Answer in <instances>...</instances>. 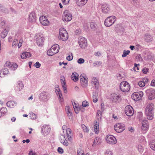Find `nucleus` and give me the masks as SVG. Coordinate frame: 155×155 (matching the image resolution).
Wrapping results in <instances>:
<instances>
[{
	"mask_svg": "<svg viewBox=\"0 0 155 155\" xmlns=\"http://www.w3.org/2000/svg\"><path fill=\"white\" fill-rule=\"evenodd\" d=\"M75 105H73L74 110L76 114H78L79 112V107L76 106V104L74 103Z\"/></svg>",
	"mask_w": 155,
	"mask_h": 155,
	"instance_id": "4c0bfd02",
	"label": "nucleus"
},
{
	"mask_svg": "<svg viewBox=\"0 0 155 155\" xmlns=\"http://www.w3.org/2000/svg\"><path fill=\"white\" fill-rule=\"evenodd\" d=\"M59 35L60 40L65 41L68 39V35L66 30L64 28L59 29Z\"/></svg>",
	"mask_w": 155,
	"mask_h": 155,
	"instance_id": "20e7f679",
	"label": "nucleus"
},
{
	"mask_svg": "<svg viewBox=\"0 0 155 155\" xmlns=\"http://www.w3.org/2000/svg\"><path fill=\"white\" fill-rule=\"evenodd\" d=\"M50 94L47 92L44 91L40 94V99L44 101H46L49 98Z\"/></svg>",
	"mask_w": 155,
	"mask_h": 155,
	"instance_id": "9d476101",
	"label": "nucleus"
},
{
	"mask_svg": "<svg viewBox=\"0 0 155 155\" xmlns=\"http://www.w3.org/2000/svg\"><path fill=\"white\" fill-rule=\"evenodd\" d=\"M94 131L96 134H98L99 132L98 123L97 121L94 123Z\"/></svg>",
	"mask_w": 155,
	"mask_h": 155,
	"instance_id": "a878e982",
	"label": "nucleus"
},
{
	"mask_svg": "<svg viewBox=\"0 0 155 155\" xmlns=\"http://www.w3.org/2000/svg\"><path fill=\"white\" fill-rule=\"evenodd\" d=\"M29 115L30 118L32 119H35L36 118V115L33 113H30Z\"/></svg>",
	"mask_w": 155,
	"mask_h": 155,
	"instance_id": "a19ab883",
	"label": "nucleus"
},
{
	"mask_svg": "<svg viewBox=\"0 0 155 155\" xmlns=\"http://www.w3.org/2000/svg\"><path fill=\"white\" fill-rule=\"evenodd\" d=\"M73 56L71 57L70 55H69L66 57V59L68 61H71L73 59Z\"/></svg>",
	"mask_w": 155,
	"mask_h": 155,
	"instance_id": "69168bd1",
	"label": "nucleus"
},
{
	"mask_svg": "<svg viewBox=\"0 0 155 155\" xmlns=\"http://www.w3.org/2000/svg\"><path fill=\"white\" fill-rule=\"evenodd\" d=\"M125 112L126 115L128 116H131L134 114L133 109L130 105L126 106L125 108Z\"/></svg>",
	"mask_w": 155,
	"mask_h": 155,
	"instance_id": "9b49d317",
	"label": "nucleus"
},
{
	"mask_svg": "<svg viewBox=\"0 0 155 155\" xmlns=\"http://www.w3.org/2000/svg\"><path fill=\"white\" fill-rule=\"evenodd\" d=\"M125 128V125L122 124L117 123L114 126V129L117 133L122 132Z\"/></svg>",
	"mask_w": 155,
	"mask_h": 155,
	"instance_id": "423d86ee",
	"label": "nucleus"
},
{
	"mask_svg": "<svg viewBox=\"0 0 155 155\" xmlns=\"http://www.w3.org/2000/svg\"><path fill=\"white\" fill-rule=\"evenodd\" d=\"M17 103L13 101H9L6 103L7 106L9 107L13 108L16 105Z\"/></svg>",
	"mask_w": 155,
	"mask_h": 155,
	"instance_id": "5701e85b",
	"label": "nucleus"
},
{
	"mask_svg": "<svg viewBox=\"0 0 155 155\" xmlns=\"http://www.w3.org/2000/svg\"><path fill=\"white\" fill-rule=\"evenodd\" d=\"M84 61V60L83 59L81 58H79L78 60V62L79 64L83 63Z\"/></svg>",
	"mask_w": 155,
	"mask_h": 155,
	"instance_id": "603ef678",
	"label": "nucleus"
},
{
	"mask_svg": "<svg viewBox=\"0 0 155 155\" xmlns=\"http://www.w3.org/2000/svg\"><path fill=\"white\" fill-rule=\"evenodd\" d=\"M55 92L56 94L58 95V97L59 98V101H62V95L61 93V91L58 87H57L55 89Z\"/></svg>",
	"mask_w": 155,
	"mask_h": 155,
	"instance_id": "6ab92c4d",
	"label": "nucleus"
},
{
	"mask_svg": "<svg viewBox=\"0 0 155 155\" xmlns=\"http://www.w3.org/2000/svg\"><path fill=\"white\" fill-rule=\"evenodd\" d=\"M101 64V62L100 61H96L93 63V65L94 67L99 66Z\"/></svg>",
	"mask_w": 155,
	"mask_h": 155,
	"instance_id": "58836bf2",
	"label": "nucleus"
},
{
	"mask_svg": "<svg viewBox=\"0 0 155 155\" xmlns=\"http://www.w3.org/2000/svg\"><path fill=\"white\" fill-rule=\"evenodd\" d=\"M91 84L92 85L95 87V88L97 89L99 86V83L97 78H96L94 77L92 80Z\"/></svg>",
	"mask_w": 155,
	"mask_h": 155,
	"instance_id": "a211bd4d",
	"label": "nucleus"
},
{
	"mask_svg": "<svg viewBox=\"0 0 155 155\" xmlns=\"http://www.w3.org/2000/svg\"><path fill=\"white\" fill-rule=\"evenodd\" d=\"M93 101L94 103H96L97 101V98L96 96V93L93 92Z\"/></svg>",
	"mask_w": 155,
	"mask_h": 155,
	"instance_id": "f704fd0d",
	"label": "nucleus"
},
{
	"mask_svg": "<svg viewBox=\"0 0 155 155\" xmlns=\"http://www.w3.org/2000/svg\"><path fill=\"white\" fill-rule=\"evenodd\" d=\"M121 96L120 95H115L113 97V99L115 100H118L120 98Z\"/></svg>",
	"mask_w": 155,
	"mask_h": 155,
	"instance_id": "09e8293b",
	"label": "nucleus"
},
{
	"mask_svg": "<svg viewBox=\"0 0 155 155\" xmlns=\"http://www.w3.org/2000/svg\"><path fill=\"white\" fill-rule=\"evenodd\" d=\"M149 100H152L155 98V90L152 88L147 89L145 91Z\"/></svg>",
	"mask_w": 155,
	"mask_h": 155,
	"instance_id": "0eeeda50",
	"label": "nucleus"
},
{
	"mask_svg": "<svg viewBox=\"0 0 155 155\" xmlns=\"http://www.w3.org/2000/svg\"><path fill=\"white\" fill-rule=\"evenodd\" d=\"M105 155H113V153L110 150H107L105 153Z\"/></svg>",
	"mask_w": 155,
	"mask_h": 155,
	"instance_id": "864d4df0",
	"label": "nucleus"
},
{
	"mask_svg": "<svg viewBox=\"0 0 155 155\" xmlns=\"http://www.w3.org/2000/svg\"><path fill=\"white\" fill-rule=\"evenodd\" d=\"M18 41L16 39H14L12 43V46H15L18 44Z\"/></svg>",
	"mask_w": 155,
	"mask_h": 155,
	"instance_id": "a18cd8bd",
	"label": "nucleus"
},
{
	"mask_svg": "<svg viewBox=\"0 0 155 155\" xmlns=\"http://www.w3.org/2000/svg\"><path fill=\"white\" fill-rule=\"evenodd\" d=\"M61 83L63 87V86H65L66 85V82L65 81V78L64 76L61 77Z\"/></svg>",
	"mask_w": 155,
	"mask_h": 155,
	"instance_id": "c9c22d12",
	"label": "nucleus"
},
{
	"mask_svg": "<svg viewBox=\"0 0 155 155\" xmlns=\"http://www.w3.org/2000/svg\"><path fill=\"white\" fill-rule=\"evenodd\" d=\"M88 0H80V2H82L81 5H84L87 2Z\"/></svg>",
	"mask_w": 155,
	"mask_h": 155,
	"instance_id": "4d7b16f0",
	"label": "nucleus"
},
{
	"mask_svg": "<svg viewBox=\"0 0 155 155\" xmlns=\"http://www.w3.org/2000/svg\"><path fill=\"white\" fill-rule=\"evenodd\" d=\"M136 58L138 59L139 61H140L142 60L141 56L140 54H137L136 56Z\"/></svg>",
	"mask_w": 155,
	"mask_h": 155,
	"instance_id": "bf43d9fd",
	"label": "nucleus"
},
{
	"mask_svg": "<svg viewBox=\"0 0 155 155\" xmlns=\"http://www.w3.org/2000/svg\"><path fill=\"white\" fill-rule=\"evenodd\" d=\"M154 105L152 104H148L145 110V114L147 116V118L149 120H152L153 117V112Z\"/></svg>",
	"mask_w": 155,
	"mask_h": 155,
	"instance_id": "f257e3e1",
	"label": "nucleus"
},
{
	"mask_svg": "<svg viewBox=\"0 0 155 155\" xmlns=\"http://www.w3.org/2000/svg\"><path fill=\"white\" fill-rule=\"evenodd\" d=\"M12 63L11 62H10L9 61H7L5 65V68H10V66L11 65Z\"/></svg>",
	"mask_w": 155,
	"mask_h": 155,
	"instance_id": "c03bdc74",
	"label": "nucleus"
},
{
	"mask_svg": "<svg viewBox=\"0 0 155 155\" xmlns=\"http://www.w3.org/2000/svg\"><path fill=\"white\" fill-rule=\"evenodd\" d=\"M116 20V18L114 16H110L107 17L105 20L104 25L107 27H110L114 23Z\"/></svg>",
	"mask_w": 155,
	"mask_h": 155,
	"instance_id": "f03ea898",
	"label": "nucleus"
},
{
	"mask_svg": "<svg viewBox=\"0 0 155 155\" xmlns=\"http://www.w3.org/2000/svg\"><path fill=\"white\" fill-rule=\"evenodd\" d=\"M7 112V110L6 107H3L0 110V113L2 116L4 115Z\"/></svg>",
	"mask_w": 155,
	"mask_h": 155,
	"instance_id": "cd10ccee",
	"label": "nucleus"
},
{
	"mask_svg": "<svg viewBox=\"0 0 155 155\" xmlns=\"http://www.w3.org/2000/svg\"><path fill=\"white\" fill-rule=\"evenodd\" d=\"M106 140L107 142L109 144H115L117 142L116 138L111 135H107L106 137Z\"/></svg>",
	"mask_w": 155,
	"mask_h": 155,
	"instance_id": "6e6552de",
	"label": "nucleus"
},
{
	"mask_svg": "<svg viewBox=\"0 0 155 155\" xmlns=\"http://www.w3.org/2000/svg\"><path fill=\"white\" fill-rule=\"evenodd\" d=\"M35 65L37 68H39L40 67L41 64L39 62L37 61L36 62Z\"/></svg>",
	"mask_w": 155,
	"mask_h": 155,
	"instance_id": "6e6d98bb",
	"label": "nucleus"
},
{
	"mask_svg": "<svg viewBox=\"0 0 155 155\" xmlns=\"http://www.w3.org/2000/svg\"><path fill=\"white\" fill-rule=\"evenodd\" d=\"M79 75L76 72L73 73L72 74L71 76V78L74 81H76L78 80Z\"/></svg>",
	"mask_w": 155,
	"mask_h": 155,
	"instance_id": "4be33fe9",
	"label": "nucleus"
},
{
	"mask_svg": "<svg viewBox=\"0 0 155 155\" xmlns=\"http://www.w3.org/2000/svg\"><path fill=\"white\" fill-rule=\"evenodd\" d=\"M150 148L155 151V140L151 141L150 144Z\"/></svg>",
	"mask_w": 155,
	"mask_h": 155,
	"instance_id": "c756f323",
	"label": "nucleus"
},
{
	"mask_svg": "<svg viewBox=\"0 0 155 155\" xmlns=\"http://www.w3.org/2000/svg\"><path fill=\"white\" fill-rule=\"evenodd\" d=\"M64 16L63 17V20L66 21H70L72 18V15L70 11L68 10H65L64 12Z\"/></svg>",
	"mask_w": 155,
	"mask_h": 155,
	"instance_id": "1a4fd4ad",
	"label": "nucleus"
},
{
	"mask_svg": "<svg viewBox=\"0 0 155 155\" xmlns=\"http://www.w3.org/2000/svg\"><path fill=\"white\" fill-rule=\"evenodd\" d=\"M18 67V65L16 63H14L11 64L9 68L11 70H15Z\"/></svg>",
	"mask_w": 155,
	"mask_h": 155,
	"instance_id": "473e14b6",
	"label": "nucleus"
},
{
	"mask_svg": "<svg viewBox=\"0 0 155 155\" xmlns=\"http://www.w3.org/2000/svg\"><path fill=\"white\" fill-rule=\"evenodd\" d=\"M139 94L138 93H134L133 94V97H136L137 98L139 97Z\"/></svg>",
	"mask_w": 155,
	"mask_h": 155,
	"instance_id": "052dcab7",
	"label": "nucleus"
},
{
	"mask_svg": "<svg viewBox=\"0 0 155 155\" xmlns=\"http://www.w3.org/2000/svg\"><path fill=\"white\" fill-rule=\"evenodd\" d=\"M17 87L19 89V91H21L24 87L23 83L21 81L18 82Z\"/></svg>",
	"mask_w": 155,
	"mask_h": 155,
	"instance_id": "2f4dec72",
	"label": "nucleus"
},
{
	"mask_svg": "<svg viewBox=\"0 0 155 155\" xmlns=\"http://www.w3.org/2000/svg\"><path fill=\"white\" fill-rule=\"evenodd\" d=\"M64 4L66 5L69 3V0H62Z\"/></svg>",
	"mask_w": 155,
	"mask_h": 155,
	"instance_id": "338daca9",
	"label": "nucleus"
},
{
	"mask_svg": "<svg viewBox=\"0 0 155 155\" xmlns=\"http://www.w3.org/2000/svg\"><path fill=\"white\" fill-rule=\"evenodd\" d=\"M24 53L25 54V58H26L27 57H30L31 56V54L29 52H24Z\"/></svg>",
	"mask_w": 155,
	"mask_h": 155,
	"instance_id": "3c124183",
	"label": "nucleus"
},
{
	"mask_svg": "<svg viewBox=\"0 0 155 155\" xmlns=\"http://www.w3.org/2000/svg\"><path fill=\"white\" fill-rule=\"evenodd\" d=\"M100 6L101 7L102 11L103 13L107 14L109 13L110 8L108 4L106 3L101 4Z\"/></svg>",
	"mask_w": 155,
	"mask_h": 155,
	"instance_id": "f8f14e48",
	"label": "nucleus"
},
{
	"mask_svg": "<svg viewBox=\"0 0 155 155\" xmlns=\"http://www.w3.org/2000/svg\"><path fill=\"white\" fill-rule=\"evenodd\" d=\"M83 130L84 132H87L89 131V129L88 128L84 125V127H83Z\"/></svg>",
	"mask_w": 155,
	"mask_h": 155,
	"instance_id": "e2e57ef3",
	"label": "nucleus"
},
{
	"mask_svg": "<svg viewBox=\"0 0 155 155\" xmlns=\"http://www.w3.org/2000/svg\"><path fill=\"white\" fill-rule=\"evenodd\" d=\"M58 151L60 154H62L64 153L63 149L60 147H58Z\"/></svg>",
	"mask_w": 155,
	"mask_h": 155,
	"instance_id": "de8ad7c7",
	"label": "nucleus"
},
{
	"mask_svg": "<svg viewBox=\"0 0 155 155\" xmlns=\"http://www.w3.org/2000/svg\"><path fill=\"white\" fill-rule=\"evenodd\" d=\"M52 51L54 52L56 54L59 51V47L57 44H55L53 45L51 48Z\"/></svg>",
	"mask_w": 155,
	"mask_h": 155,
	"instance_id": "412c9836",
	"label": "nucleus"
},
{
	"mask_svg": "<svg viewBox=\"0 0 155 155\" xmlns=\"http://www.w3.org/2000/svg\"><path fill=\"white\" fill-rule=\"evenodd\" d=\"M63 143H62V144L65 146H67L68 145V143L67 141L66 140V139Z\"/></svg>",
	"mask_w": 155,
	"mask_h": 155,
	"instance_id": "0e129e2a",
	"label": "nucleus"
},
{
	"mask_svg": "<svg viewBox=\"0 0 155 155\" xmlns=\"http://www.w3.org/2000/svg\"><path fill=\"white\" fill-rule=\"evenodd\" d=\"M84 152L81 149H79L78 150V155H84Z\"/></svg>",
	"mask_w": 155,
	"mask_h": 155,
	"instance_id": "49530a36",
	"label": "nucleus"
},
{
	"mask_svg": "<svg viewBox=\"0 0 155 155\" xmlns=\"http://www.w3.org/2000/svg\"><path fill=\"white\" fill-rule=\"evenodd\" d=\"M66 133L67 134H71V131L70 128H68L66 129Z\"/></svg>",
	"mask_w": 155,
	"mask_h": 155,
	"instance_id": "680f3d73",
	"label": "nucleus"
},
{
	"mask_svg": "<svg viewBox=\"0 0 155 155\" xmlns=\"http://www.w3.org/2000/svg\"><path fill=\"white\" fill-rule=\"evenodd\" d=\"M138 84L139 86L141 87H143L145 85V83L143 81H140L138 82Z\"/></svg>",
	"mask_w": 155,
	"mask_h": 155,
	"instance_id": "37998d69",
	"label": "nucleus"
},
{
	"mask_svg": "<svg viewBox=\"0 0 155 155\" xmlns=\"http://www.w3.org/2000/svg\"><path fill=\"white\" fill-rule=\"evenodd\" d=\"M51 129L48 125H44L41 127V132L44 134H47L50 131Z\"/></svg>",
	"mask_w": 155,
	"mask_h": 155,
	"instance_id": "2eb2a0df",
	"label": "nucleus"
},
{
	"mask_svg": "<svg viewBox=\"0 0 155 155\" xmlns=\"http://www.w3.org/2000/svg\"><path fill=\"white\" fill-rule=\"evenodd\" d=\"M148 70L149 69L148 68H143L142 70L144 74H146Z\"/></svg>",
	"mask_w": 155,
	"mask_h": 155,
	"instance_id": "13d9d810",
	"label": "nucleus"
},
{
	"mask_svg": "<svg viewBox=\"0 0 155 155\" xmlns=\"http://www.w3.org/2000/svg\"><path fill=\"white\" fill-rule=\"evenodd\" d=\"M55 54H56L53 51L52 49L51 48L48 50L47 51V54L50 56H52Z\"/></svg>",
	"mask_w": 155,
	"mask_h": 155,
	"instance_id": "72a5a7b5",
	"label": "nucleus"
},
{
	"mask_svg": "<svg viewBox=\"0 0 155 155\" xmlns=\"http://www.w3.org/2000/svg\"><path fill=\"white\" fill-rule=\"evenodd\" d=\"M39 21L43 25H48L49 23V21L47 18L44 16H42L40 17Z\"/></svg>",
	"mask_w": 155,
	"mask_h": 155,
	"instance_id": "4468645a",
	"label": "nucleus"
},
{
	"mask_svg": "<svg viewBox=\"0 0 155 155\" xmlns=\"http://www.w3.org/2000/svg\"><path fill=\"white\" fill-rule=\"evenodd\" d=\"M144 39L147 41L150 42L152 41L153 38L150 35L146 34L145 35Z\"/></svg>",
	"mask_w": 155,
	"mask_h": 155,
	"instance_id": "bb28decb",
	"label": "nucleus"
},
{
	"mask_svg": "<svg viewBox=\"0 0 155 155\" xmlns=\"http://www.w3.org/2000/svg\"><path fill=\"white\" fill-rule=\"evenodd\" d=\"M142 129L143 130H147L149 127L148 123L147 120H143L142 121Z\"/></svg>",
	"mask_w": 155,
	"mask_h": 155,
	"instance_id": "dca6fc26",
	"label": "nucleus"
},
{
	"mask_svg": "<svg viewBox=\"0 0 155 155\" xmlns=\"http://www.w3.org/2000/svg\"><path fill=\"white\" fill-rule=\"evenodd\" d=\"M8 31L6 29H5L4 31L2 32L1 33V37L2 38H5L7 36Z\"/></svg>",
	"mask_w": 155,
	"mask_h": 155,
	"instance_id": "7c9ffc66",
	"label": "nucleus"
},
{
	"mask_svg": "<svg viewBox=\"0 0 155 155\" xmlns=\"http://www.w3.org/2000/svg\"><path fill=\"white\" fill-rule=\"evenodd\" d=\"M137 149L140 153H143L144 150L143 145L142 144H140L138 145Z\"/></svg>",
	"mask_w": 155,
	"mask_h": 155,
	"instance_id": "c85d7f7f",
	"label": "nucleus"
},
{
	"mask_svg": "<svg viewBox=\"0 0 155 155\" xmlns=\"http://www.w3.org/2000/svg\"><path fill=\"white\" fill-rule=\"evenodd\" d=\"M102 113L101 111L100 110L97 111V116H99V118H101V116Z\"/></svg>",
	"mask_w": 155,
	"mask_h": 155,
	"instance_id": "5fc2aeb1",
	"label": "nucleus"
},
{
	"mask_svg": "<svg viewBox=\"0 0 155 155\" xmlns=\"http://www.w3.org/2000/svg\"><path fill=\"white\" fill-rule=\"evenodd\" d=\"M65 110L66 111V113L68 114V116L70 118V117L72 116V113L71 109H70V107L68 106H66Z\"/></svg>",
	"mask_w": 155,
	"mask_h": 155,
	"instance_id": "393cba45",
	"label": "nucleus"
},
{
	"mask_svg": "<svg viewBox=\"0 0 155 155\" xmlns=\"http://www.w3.org/2000/svg\"><path fill=\"white\" fill-rule=\"evenodd\" d=\"M78 42L81 48H84L87 46V41L86 38L80 37L78 38Z\"/></svg>",
	"mask_w": 155,
	"mask_h": 155,
	"instance_id": "39448f33",
	"label": "nucleus"
},
{
	"mask_svg": "<svg viewBox=\"0 0 155 155\" xmlns=\"http://www.w3.org/2000/svg\"><path fill=\"white\" fill-rule=\"evenodd\" d=\"M120 90L124 92H128L130 89V85L129 83L126 81H122L120 84Z\"/></svg>",
	"mask_w": 155,
	"mask_h": 155,
	"instance_id": "7ed1b4c3",
	"label": "nucleus"
},
{
	"mask_svg": "<svg viewBox=\"0 0 155 155\" xmlns=\"http://www.w3.org/2000/svg\"><path fill=\"white\" fill-rule=\"evenodd\" d=\"M130 52V51L129 50H127V51L125 50H124L123 51V54L122 55V57L123 58L126 57L127 55L129 54Z\"/></svg>",
	"mask_w": 155,
	"mask_h": 155,
	"instance_id": "ea45409f",
	"label": "nucleus"
},
{
	"mask_svg": "<svg viewBox=\"0 0 155 155\" xmlns=\"http://www.w3.org/2000/svg\"><path fill=\"white\" fill-rule=\"evenodd\" d=\"M82 105L84 107H87L89 105V103L87 101H84L82 104Z\"/></svg>",
	"mask_w": 155,
	"mask_h": 155,
	"instance_id": "79ce46f5",
	"label": "nucleus"
},
{
	"mask_svg": "<svg viewBox=\"0 0 155 155\" xmlns=\"http://www.w3.org/2000/svg\"><path fill=\"white\" fill-rule=\"evenodd\" d=\"M44 42V38L41 36H39L36 40V42L38 46H40L43 44Z\"/></svg>",
	"mask_w": 155,
	"mask_h": 155,
	"instance_id": "aec40b11",
	"label": "nucleus"
},
{
	"mask_svg": "<svg viewBox=\"0 0 155 155\" xmlns=\"http://www.w3.org/2000/svg\"><path fill=\"white\" fill-rule=\"evenodd\" d=\"M90 26L91 29H94L96 28L97 25L95 23L92 22L90 23Z\"/></svg>",
	"mask_w": 155,
	"mask_h": 155,
	"instance_id": "e433bc0d",
	"label": "nucleus"
},
{
	"mask_svg": "<svg viewBox=\"0 0 155 155\" xmlns=\"http://www.w3.org/2000/svg\"><path fill=\"white\" fill-rule=\"evenodd\" d=\"M142 81H144V83H147L148 82V79L147 78H144L143 79Z\"/></svg>",
	"mask_w": 155,
	"mask_h": 155,
	"instance_id": "774afa93",
	"label": "nucleus"
},
{
	"mask_svg": "<svg viewBox=\"0 0 155 155\" xmlns=\"http://www.w3.org/2000/svg\"><path fill=\"white\" fill-rule=\"evenodd\" d=\"M65 139V137L63 135H61V136L60 137V141L61 143H64L63 142H64Z\"/></svg>",
	"mask_w": 155,
	"mask_h": 155,
	"instance_id": "8fccbe9b",
	"label": "nucleus"
},
{
	"mask_svg": "<svg viewBox=\"0 0 155 155\" xmlns=\"http://www.w3.org/2000/svg\"><path fill=\"white\" fill-rule=\"evenodd\" d=\"M28 19L29 22L30 23H35V22L36 17L34 12H32L30 13L28 15Z\"/></svg>",
	"mask_w": 155,
	"mask_h": 155,
	"instance_id": "ddd939ff",
	"label": "nucleus"
},
{
	"mask_svg": "<svg viewBox=\"0 0 155 155\" xmlns=\"http://www.w3.org/2000/svg\"><path fill=\"white\" fill-rule=\"evenodd\" d=\"M101 143V139L98 137H96L95 139L92 144V146L94 147L100 144Z\"/></svg>",
	"mask_w": 155,
	"mask_h": 155,
	"instance_id": "b1692460",
	"label": "nucleus"
},
{
	"mask_svg": "<svg viewBox=\"0 0 155 155\" xmlns=\"http://www.w3.org/2000/svg\"><path fill=\"white\" fill-rule=\"evenodd\" d=\"M81 84L82 86L83 87H86L87 84V81L86 80V78L83 76H81L80 78Z\"/></svg>",
	"mask_w": 155,
	"mask_h": 155,
	"instance_id": "f3484780",
	"label": "nucleus"
}]
</instances>
